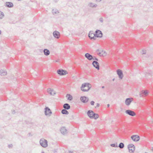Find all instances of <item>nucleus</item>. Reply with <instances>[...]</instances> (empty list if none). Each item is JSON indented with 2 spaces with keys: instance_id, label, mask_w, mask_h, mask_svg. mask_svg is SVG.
<instances>
[{
  "instance_id": "f257e3e1",
  "label": "nucleus",
  "mask_w": 153,
  "mask_h": 153,
  "mask_svg": "<svg viewBox=\"0 0 153 153\" xmlns=\"http://www.w3.org/2000/svg\"><path fill=\"white\" fill-rule=\"evenodd\" d=\"M91 87V85L89 83H84L82 84L81 89L82 91L86 92L88 91Z\"/></svg>"
},
{
  "instance_id": "f03ea898",
  "label": "nucleus",
  "mask_w": 153,
  "mask_h": 153,
  "mask_svg": "<svg viewBox=\"0 0 153 153\" xmlns=\"http://www.w3.org/2000/svg\"><path fill=\"white\" fill-rule=\"evenodd\" d=\"M39 143L40 145L44 148H46L48 146V142L47 141L43 138H41L40 139Z\"/></svg>"
},
{
  "instance_id": "7ed1b4c3",
  "label": "nucleus",
  "mask_w": 153,
  "mask_h": 153,
  "mask_svg": "<svg viewBox=\"0 0 153 153\" xmlns=\"http://www.w3.org/2000/svg\"><path fill=\"white\" fill-rule=\"evenodd\" d=\"M57 72V74L60 76L65 75L68 74L67 71L62 69L58 70Z\"/></svg>"
},
{
  "instance_id": "20e7f679",
  "label": "nucleus",
  "mask_w": 153,
  "mask_h": 153,
  "mask_svg": "<svg viewBox=\"0 0 153 153\" xmlns=\"http://www.w3.org/2000/svg\"><path fill=\"white\" fill-rule=\"evenodd\" d=\"M128 148L129 152L131 153H133L135 149V146L132 144H129L128 146Z\"/></svg>"
},
{
  "instance_id": "39448f33",
  "label": "nucleus",
  "mask_w": 153,
  "mask_h": 153,
  "mask_svg": "<svg viewBox=\"0 0 153 153\" xmlns=\"http://www.w3.org/2000/svg\"><path fill=\"white\" fill-rule=\"evenodd\" d=\"M88 37L91 40H95L96 39V36L95 33L94 34L92 31H90L88 34Z\"/></svg>"
},
{
  "instance_id": "423d86ee",
  "label": "nucleus",
  "mask_w": 153,
  "mask_h": 153,
  "mask_svg": "<svg viewBox=\"0 0 153 153\" xmlns=\"http://www.w3.org/2000/svg\"><path fill=\"white\" fill-rule=\"evenodd\" d=\"M95 35L96 37L101 38L102 36V33L100 30H97L95 31Z\"/></svg>"
},
{
  "instance_id": "0eeeda50",
  "label": "nucleus",
  "mask_w": 153,
  "mask_h": 153,
  "mask_svg": "<svg viewBox=\"0 0 153 153\" xmlns=\"http://www.w3.org/2000/svg\"><path fill=\"white\" fill-rule=\"evenodd\" d=\"M131 138L133 141L135 142L139 141L140 139V137L137 135H132L131 137Z\"/></svg>"
},
{
  "instance_id": "6e6552de",
  "label": "nucleus",
  "mask_w": 153,
  "mask_h": 153,
  "mask_svg": "<svg viewBox=\"0 0 153 153\" xmlns=\"http://www.w3.org/2000/svg\"><path fill=\"white\" fill-rule=\"evenodd\" d=\"M126 113L132 116H134L136 115V113L133 111L130 110H126L125 111Z\"/></svg>"
},
{
  "instance_id": "1a4fd4ad",
  "label": "nucleus",
  "mask_w": 153,
  "mask_h": 153,
  "mask_svg": "<svg viewBox=\"0 0 153 153\" xmlns=\"http://www.w3.org/2000/svg\"><path fill=\"white\" fill-rule=\"evenodd\" d=\"M45 114L46 115L50 116L52 112L50 109L48 107H46L45 108Z\"/></svg>"
},
{
  "instance_id": "9d476101",
  "label": "nucleus",
  "mask_w": 153,
  "mask_h": 153,
  "mask_svg": "<svg viewBox=\"0 0 153 153\" xmlns=\"http://www.w3.org/2000/svg\"><path fill=\"white\" fill-rule=\"evenodd\" d=\"M117 72L119 78L122 79L123 77V74L122 71L120 69H118L117 71Z\"/></svg>"
},
{
  "instance_id": "9b49d317",
  "label": "nucleus",
  "mask_w": 153,
  "mask_h": 153,
  "mask_svg": "<svg viewBox=\"0 0 153 153\" xmlns=\"http://www.w3.org/2000/svg\"><path fill=\"white\" fill-rule=\"evenodd\" d=\"M88 6L89 7L92 8H96L98 6L96 4L92 2H89L88 3Z\"/></svg>"
},
{
  "instance_id": "f8f14e48",
  "label": "nucleus",
  "mask_w": 153,
  "mask_h": 153,
  "mask_svg": "<svg viewBox=\"0 0 153 153\" xmlns=\"http://www.w3.org/2000/svg\"><path fill=\"white\" fill-rule=\"evenodd\" d=\"M80 100L82 102L85 103L88 101L89 99L87 97L83 96L81 97Z\"/></svg>"
},
{
  "instance_id": "ddd939ff",
  "label": "nucleus",
  "mask_w": 153,
  "mask_h": 153,
  "mask_svg": "<svg viewBox=\"0 0 153 153\" xmlns=\"http://www.w3.org/2000/svg\"><path fill=\"white\" fill-rule=\"evenodd\" d=\"M92 65L97 70L100 69L99 64L98 62L97 61H94L92 62Z\"/></svg>"
},
{
  "instance_id": "4468645a",
  "label": "nucleus",
  "mask_w": 153,
  "mask_h": 153,
  "mask_svg": "<svg viewBox=\"0 0 153 153\" xmlns=\"http://www.w3.org/2000/svg\"><path fill=\"white\" fill-rule=\"evenodd\" d=\"M59 33L57 31H55L53 33V36L56 39H59L60 37Z\"/></svg>"
},
{
  "instance_id": "2eb2a0df",
  "label": "nucleus",
  "mask_w": 153,
  "mask_h": 153,
  "mask_svg": "<svg viewBox=\"0 0 153 153\" xmlns=\"http://www.w3.org/2000/svg\"><path fill=\"white\" fill-rule=\"evenodd\" d=\"M85 57L88 60H91L93 59V56L89 53H86L85 55Z\"/></svg>"
},
{
  "instance_id": "dca6fc26",
  "label": "nucleus",
  "mask_w": 153,
  "mask_h": 153,
  "mask_svg": "<svg viewBox=\"0 0 153 153\" xmlns=\"http://www.w3.org/2000/svg\"><path fill=\"white\" fill-rule=\"evenodd\" d=\"M132 101V98H127L125 100V104L127 105H129Z\"/></svg>"
},
{
  "instance_id": "f3484780",
  "label": "nucleus",
  "mask_w": 153,
  "mask_h": 153,
  "mask_svg": "<svg viewBox=\"0 0 153 153\" xmlns=\"http://www.w3.org/2000/svg\"><path fill=\"white\" fill-rule=\"evenodd\" d=\"M60 131L61 133L63 134H65L67 133V130L65 127H63L61 128Z\"/></svg>"
},
{
  "instance_id": "a211bd4d",
  "label": "nucleus",
  "mask_w": 153,
  "mask_h": 153,
  "mask_svg": "<svg viewBox=\"0 0 153 153\" xmlns=\"http://www.w3.org/2000/svg\"><path fill=\"white\" fill-rule=\"evenodd\" d=\"M48 93L51 95L54 96L56 94V92L53 89H51V88H48L47 89Z\"/></svg>"
},
{
  "instance_id": "6ab92c4d",
  "label": "nucleus",
  "mask_w": 153,
  "mask_h": 153,
  "mask_svg": "<svg viewBox=\"0 0 153 153\" xmlns=\"http://www.w3.org/2000/svg\"><path fill=\"white\" fill-rule=\"evenodd\" d=\"M5 5L6 7L9 8L12 7L13 6V3L10 2H6L5 3Z\"/></svg>"
},
{
  "instance_id": "aec40b11",
  "label": "nucleus",
  "mask_w": 153,
  "mask_h": 153,
  "mask_svg": "<svg viewBox=\"0 0 153 153\" xmlns=\"http://www.w3.org/2000/svg\"><path fill=\"white\" fill-rule=\"evenodd\" d=\"M148 94V92L147 90H143L141 91V93L140 94V97H143L144 96H146Z\"/></svg>"
},
{
  "instance_id": "412c9836",
  "label": "nucleus",
  "mask_w": 153,
  "mask_h": 153,
  "mask_svg": "<svg viewBox=\"0 0 153 153\" xmlns=\"http://www.w3.org/2000/svg\"><path fill=\"white\" fill-rule=\"evenodd\" d=\"M94 112L91 110H88L87 112V115L88 117L91 119L92 117L93 114Z\"/></svg>"
},
{
  "instance_id": "4be33fe9",
  "label": "nucleus",
  "mask_w": 153,
  "mask_h": 153,
  "mask_svg": "<svg viewBox=\"0 0 153 153\" xmlns=\"http://www.w3.org/2000/svg\"><path fill=\"white\" fill-rule=\"evenodd\" d=\"M7 72L5 70L1 69L0 71V75L1 76H4L7 74Z\"/></svg>"
},
{
  "instance_id": "5701e85b",
  "label": "nucleus",
  "mask_w": 153,
  "mask_h": 153,
  "mask_svg": "<svg viewBox=\"0 0 153 153\" xmlns=\"http://www.w3.org/2000/svg\"><path fill=\"white\" fill-rule=\"evenodd\" d=\"M64 108L66 110H68L70 108V106L68 103H65L63 105Z\"/></svg>"
},
{
  "instance_id": "b1692460",
  "label": "nucleus",
  "mask_w": 153,
  "mask_h": 153,
  "mask_svg": "<svg viewBox=\"0 0 153 153\" xmlns=\"http://www.w3.org/2000/svg\"><path fill=\"white\" fill-rule=\"evenodd\" d=\"M92 117L91 119H94L95 120L97 119L99 117V115L98 114L94 113V112L93 113V114Z\"/></svg>"
},
{
  "instance_id": "393cba45",
  "label": "nucleus",
  "mask_w": 153,
  "mask_h": 153,
  "mask_svg": "<svg viewBox=\"0 0 153 153\" xmlns=\"http://www.w3.org/2000/svg\"><path fill=\"white\" fill-rule=\"evenodd\" d=\"M43 52L44 54L46 56H48L50 54L49 51L46 49H44L43 50Z\"/></svg>"
},
{
  "instance_id": "a878e982",
  "label": "nucleus",
  "mask_w": 153,
  "mask_h": 153,
  "mask_svg": "<svg viewBox=\"0 0 153 153\" xmlns=\"http://www.w3.org/2000/svg\"><path fill=\"white\" fill-rule=\"evenodd\" d=\"M61 113L62 114L67 115L68 114V112L65 109H63L62 110Z\"/></svg>"
},
{
  "instance_id": "bb28decb",
  "label": "nucleus",
  "mask_w": 153,
  "mask_h": 153,
  "mask_svg": "<svg viewBox=\"0 0 153 153\" xmlns=\"http://www.w3.org/2000/svg\"><path fill=\"white\" fill-rule=\"evenodd\" d=\"M66 97H68L67 99L70 101L72 100L73 99L72 96L69 94H68L67 95Z\"/></svg>"
},
{
  "instance_id": "cd10ccee",
  "label": "nucleus",
  "mask_w": 153,
  "mask_h": 153,
  "mask_svg": "<svg viewBox=\"0 0 153 153\" xmlns=\"http://www.w3.org/2000/svg\"><path fill=\"white\" fill-rule=\"evenodd\" d=\"M59 12L57 9H53L52 10V13L53 14L59 13Z\"/></svg>"
},
{
  "instance_id": "c85d7f7f",
  "label": "nucleus",
  "mask_w": 153,
  "mask_h": 153,
  "mask_svg": "<svg viewBox=\"0 0 153 153\" xmlns=\"http://www.w3.org/2000/svg\"><path fill=\"white\" fill-rule=\"evenodd\" d=\"M97 52H99L98 53V54L100 56H104V53H102V52H101V50L98 49L97 51Z\"/></svg>"
},
{
  "instance_id": "c756f323",
  "label": "nucleus",
  "mask_w": 153,
  "mask_h": 153,
  "mask_svg": "<svg viewBox=\"0 0 153 153\" xmlns=\"http://www.w3.org/2000/svg\"><path fill=\"white\" fill-rule=\"evenodd\" d=\"M118 146V147H119L120 148L123 149L124 147V145L123 143H121L119 144V145Z\"/></svg>"
},
{
  "instance_id": "7c9ffc66",
  "label": "nucleus",
  "mask_w": 153,
  "mask_h": 153,
  "mask_svg": "<svg viewBox=\"0 0 153 153\" xmlns=\"http://www.w3.org/2000/svg\"><path fill=\"white\" fill-rule=\"evenodd\" d=\"M4 15L3 12L0 11V19H2L4 17Z\"/></svg>"
},
{
  "instance_id": "2f4dec72",
  "label": "nucleus",
  "mask_w": 153,
  "mask_h": 153,
  "mask_svg": "<svg viewBox=\"0 0 153 153\" xmlns=\"http://www.w3.org/2000/svg\"><path fill=\"white\" fill-rule=\"evenodd\" d=\"M110 146L112 147H118V146L117 145V143L111 144L110 145Z\"/></svg>"
},
{
  "instance_id": "473e14b6",
  "label": "nucleus",
  "mask_w": 153,
  "mask_h": 153,
  "mask_svg": "<svg viewBox=\"0 0 153 153\" xmlns=\"http://www.w3.org/2000/svg\"><path fill=\"white\" fill-rule=\"evenodd\" d=\"M99 21H100L101 22V23H102L103 22V19L102 18H100V19H99Z\"/></svg>"
},
{
  "instance_id": "72a5a7b5",
  "label": "nucleus",
  "mask_w": 153,
  "mask_h": 153,
  "mask_svg": "<svg viewBox=\"0 0 153 153\" xmlns=\"http://www.w3.org/2000/svg\"><path fill=\"white\" fill-rule=\"evenodd\" d=\"M92 59L95 60V61H97V62L98 61V59L95 57H93V59Z\"/></svg>"
},
{
  "instance_id": "f704fd0d",
  "label": "nucleus",
  "mask_w": 153,
  "mask_h": 153,
  "mask_svg": "<svg viewBox=\"0 0 153 153\" xmlns=\"http://www.w3.org/2000/svg\"><path fill=\"white\" fill-rule=\"evenodd\" d=\"M101 52H102V53H104V56H105L106 55L105 51L102 50H101Z\"/></svg>"
},
{
  "instance_id": "c9c22d12",
  "label": "nucleus",
  "mask_w": 153,
  "mask_h": 153,
  "mask_svg": "<svg viewBox=\"0 0 153 153\" xmlns=\"http://www.w3.org/2000/svg\"><path fill=\"white\" fill-rule=\"evenodd\" d=\"M94 101H91V105H94Z\"/></svg>"
},
{
  "instance_id": "e433bc0d",
  "label": "nucleus",
  "mask_w": 153,
  "mask_h": 153,
  "mask_svg": "<svg viewBox=\"0 0 153 153\" xmlns=\"http://www.w3.org/2000/svg\"><path fill=\"white\" fill-rule=\"evenodd\" d=\"M142 54H145L146 53V51L145 50H143L142 51Z\"/></svg>"
},
{
  "instance_id": "4c0bfd02",
  "label": "nucleus",
  "mask_w": 153,
  "mask_h": 153,
  "mask_svg": "<svg viewBox=\"0 0 153 153\" xmlns=\"http://www.w3.org/2000/svg\"><path fill=\"white\" fill-rule=\"evenodd\" d=\"M95 1L97 2H100L102 0H94Z\"/></svg>"
},
{
  "instance_id": "58836bf2",
  "label": "nucleus",
  "mask_w": 153,
  "mask_h": 153,
  "mask_svg": "<svg viewBox=\"0 0 153 153\" xmlns=\"http://www.w3.org/2000/svg\"><path fill=\"white\" fill-rule=\"evenodd\" d=\"M100 106V104L99 103H97V105L96 107H95V108H96L97 107H99Z\"/></svg>"
},
{
  "instance_id": "ea45409f",
  "label": "nucleus",
  "mask_w": 153,
  "mask_h": 153,
  "mask_svg": "<svg viewBox=\"0 0 153 153\" xmlns=\"http://www.w3.org/2000/svg\"><path fill=\"white\" fill-rule=\"evenodd\" d=\"M12 114H14L15 113V112L14 110H12Z\"/></svg>"
},
{
  "instance_id": "a19ab883",
  "label": "nucleus",
  "mask_w": 153,
  "mask_h": 153,
  "mask_svg": "<svg viewBox=\"0 0 153 153\" xmlns=\"http://www.w3.org/2000/svg\"><path fill=\"white\" fill-rule=\"evenodd\" d=\"M53 0V1H54V2H55V3H56V2H58V1H59V0Z\"/></svg>"
},
{
  "instance_id": "79ce46f5",
  "label": "nucleus",
  "mask_w": 153,
  "mask_h": 153,
  "mask_svg": "<svg viewBox=\"0 0 153 153\" xmlns=\"http://www.w3.org/2000/svg\"><path fill=\"white\" fill-rule=\"evenodd\" d=\"M69 153H73V152H71V151H69Z\"/></svg>"
},
{
  "instance_id": "37998d69",
  "label": "nucleus",
  "mask_w": 153,
  "mask_h": 153,
  "mask_svg": "<svg viewBox=\"0 0 153 153\" xmlns=\"http://www.w3.org/2000/svg\"><path fill=\"white\" fill-rule=\"evenodd\" d=\"M109 105H110L109 104H108L107 105V107H109Z\"/></svg>"
},
{
  "instance_id": "c03bdc74",
  "label": "nucleus",
  "mask_w": 153,
  "mask_h": 153,
  "mask_svg": "<svg viewBox=\"0 0 153 153\" xmlns=\"http://www.w3.org/2000/svg\"><path fill=\"white\" fill-rule=\"evenodd\" d=\"M105 88V87H104V86H102V88Z\"/></svg>"
},
{
  "instance_id": "a18cd8bd",
  "label": "nucleus",
  "mask_w": 153,
  "mask_h": 153,
  "mask_svg": "<svg viewBox=\"0 0 153 153\" xmlns=\"http://www.w3.org/2000/svg\"><path fill=\"white\" fill-rule=\"evenodd\" d=\"M115 78H113V79L112 80H113V81H114L115 80Z\"/></svg>"
},
{
  "instance_id": "49530a36",
  "label": "nucleus",
  "mask_w": 153,
  "mask_h": 153,
  "mask_svg": "<svg viewBox=\"0 0 153 153\" xmlns=\"http://www.w3.org/2000/svg\"><path fill=\"white\" fill-rule=\"evenodd\" d=\"M1 31L0 30V35L1 34Z\"/></svg>"
},
{
  "instance_id": "de8ad7c7",
  "label": "nucleus",
  "mask_w": 153,
  "mask_h": 153,
  "mask_svg": "<svg viewBox=\"0 0 153 153\" xmlns=\"http://www.w3.org/2000/svg\"><path fill=\"white\" fill-rule=\"evenodd\" d=\"M42 153H45L44 152H42Z\"/></svg>"
},
{
  "instance_id": "09e8293b",
  "label": "nucleus",
  "mask_w": 153,
  "mask_h": 153,
  "mask_svg": "<svg viewBox=\"0 0 153 153\" xmlns=\"http://www.w3.org/2000/svg\"><path fill=\"white\" fill-rule=\"evenodd\" d=\"M152 122L153 123V120L152 121Z\"/></svg>"
},
{
  "instance_id": "8fccbe9b",
  "label": "nucleus",
  "mask_w": 153,
  "mask_h": 153,
  "mask_svg": "<svg viewBox=\"0 0 153 153\" xmlns=\"http://www.w3.org/2000/svg\"><path fill=\"white\" fill-rule=\"evenodd\" d=\"M145 153H148L147 152H145Z\"/></svg>"
},
{
  "instance_id": "3c124183",
  "label": "nucleus",
  "mask_w": 153,
  "mask_h": 153,
  "mask_svg": "<svg viewBox=\"0 0 153 153\" xmlns=\"http://www.w3.org/2000/svg\"><path fill=\"white\" fill-rule=\"evenodd\" d=\"M152 150H153V148H152Z\"/></svg>"
}]
</instances>
